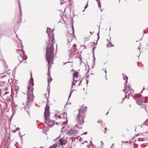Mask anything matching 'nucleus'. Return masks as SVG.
<instances>
[{
    "label": "nucleus",
    "mask_w": 148,
    "mask_h": 148,
    "mask_svg": "<svg viewBox=\"0 0 148 148\" xmlns=\"http://www.w3.org/2000/svg\"><path fill=\"white\" fill-rule=\"evenodd\" d=\"M49 84H48V87L49 86V85H50V84H49Z\"/></svg>",
    "instance_id": "8fccbe9b"
},
{
    "label": "nucleus",
    "mask_w": 148,
    "mask_h": 148,
    "mask_svg": "<svg viewBox=\"0 0 148 148\" xmlns=\"http://www.w3.org/2000/svg\"><path fill=\"white\" fill-rule=\"evenodd\" d=\"M104 72H105L106 73H106H107V71H106V69H104Z\"/></svg>",
    "instance_id": "bb28decb"
},
{
    "label": "nucleus",
    "mask_w": 148,
    "mask_h": 148,
    "mask_svg": "<svg viewBox=\"0 0 148 148\" xmlns=\"http://www.w3.org/2000/svg\"><path fill=\"white\" fill-rule=\"evenodd\" d=\"M88 2H87V3H86V5L85 7H84V8H85V9H86V8H87L88 6Z\"/></svg>",
    "instance_id": "412c9836"
},
{
    "label": "nucleus",
    "mask_w": 148,
    "mask_h": 148,
    "mask_svg": "<svg viewBox=\"0 0 148 148\" xmlns=\"http://www.w3.org/2000/svg\"><path fill=\"white\" fill-rule=\"evenodd\" d=\"M58 143H56L54 144L52 146H51L49 147V148H56L58 146Z\"/></svg>",
    "instance_id": "ddd939ff"
},
{
    "label": "nucleus",
    "mask_w": 148,
    "mask_h": 148,
    "mask_svg": "<svg viewBox=\"0 0 148 148\" xmlns=\"http://www.w3.org/2000/svg\"><path fill=\"white\" fill-rule=\"evenodd\" d=\"M131 90L133 91H134L133 90L132 88H130V90H127V87H126L125 89L123 90L126 95L127 94H128V95H129L130 94L131 92Z\"/></svg>",
    "instance_id": "9d476101"
},
{
    "label": "nucleus",
    "mask_w": 148,
    "mask_h": 148,
    "mask_svg": "<svg viewBox=\"0 0 148 148\" xmlns=\"http://www.w3.org/2000/svg\"><path fill=\"white\" fill-rule=\"evenodd\" d=\"M16 132V131L15 130H13V133H15Z\"/></svg>",
    "instance_id": "72a5a7b5"
},
{
    "label": "nucleus",
    "mask_w": 148,
    "mask_h": 148,
    "mask_svg": "<svg viewBox=\"0 0 148 148\" xmlns=\"http://www.w3.org/2000/svg\"><path fill=\"white\" fill-rule=\"evenodd\" d=\"M104 133H106V132H105V131H104Z\"/></svg>",
    "instance_id": "680f3d73"
},
{
    "label": "nucleus",
    "mask_w": 148,
    "mask_h": 148,
    "mask_svg": "<svg viewBox=\"0 0 148 148\" xmlns=\"http://www.w3.org/2000/svg\"><path fill=\"white\" fill-rule=\"evenodd\" d=\"M19 134H20V132H19Z\"/></svg>",
    "instance_id": "69168bd1"
},
{
    "label": "nucleus",
    "mask_w": 148,
    "mask_h": 148,
    "mask_svg": "<svg viewBox=\"0 0 148 148\" xmlns=\"http://www.w3.org/2000/svg\"><path fill=\"white\" fill-rule=\"evenodd\" d=\"M81 82H82V81H80V82H79V84L78 85V86H79V85H80V84H81Z\"/></svg>",
    "instance_id": "7c9ffc66"
},
{
    "label": "nucleus",
    "mask_w": 148,
    "mask_h": 148,
    "mask_svg": "<svg viewBox=\"0 0 148 148\" xmlns=\"http://www.w3.org/2000/svg\"><path fill=\"white\" fill-rule=\"evenodd\" d=\"M108 42V43H109V44H110L111 45L112 43H111V42Z\"/></svg>",
    "instance_id": "4c0bfd02"
},
{
    "label": "nucleus",
    "mask_w": 148,
    "mask_h": 148,
    "mask_svg": "<svg viewBox=\"0 0 148 148\" xmlns=\"http://www.w3.org/2000/svg\"><path fill=\"white\" fill-rule=\"evenodd\" d=\"M72 27H73V33H74V28H73V26H72Z\"/></svg>",
    "instance_id": "f704fd0d"
},
{
    "label": "nucleus",
    "mask_w": 148,
    "mask_h": 148,
    "mask_svg": "<svg viewBox=\"0 0 148 148\" xmlns=\"http://www.w3.org/2000/svg\"><path fill=\"white\" fill-rule=\"evenodd\" d=\"M130 88L129 86L128 87V88H127V90H130Z\"/></svg>",
    "instance_id": "473e14b6"
},
{
    "label": "nucleus",
    "mask_w": 148,
    "mask_h": 148,
    "mask_svg": "<svg viewBox=\"0 0 148 148\" xmlns=\"http://www.w3.org/2000/svg\"><path fill=\"white\" fill-rule=\"evenodd\" d=\"M93 57H94V60H93V61H94L95 60V56H94V53H93Z\"/></svg>",
    "instance_id": "c85d7f7f"
},
{
    "label": "nucleus",
    "mask_w": 148,
    "mask_h": 148,
    "mask_svg": "<svg viewBox=\"0 0 148 148\" xmlns=\"http://www.w3.org/2000/svg\"><path fill=\"white\" fill-rule=\"evenodd\" d=\"M8 93L7 92H5V93L4 94V95H5V94H6Z\"/></svg>",
    "instance_id": "a18cd8bd"
},
{
    "label": "nucleus",
    "mask_w": 148,
    "mask_h": 148,
    "mask_svg": "<svg viewBox=\"0 0 148 148\" xmlns=\"http://www.w3.org/2000/svg\"><path fill=\"white\" fill-rule=\"evenodd\" d=\"M17 52L20 55L22 56L23 55V53H24V52L22 50V49H17Z\"/></svg>",
    "instance_id": "f8f14e48"
},
{
    "label": "nucleus",
    "mask_w": 148,
    "mask_h": 148,
    "mask_svg": "<svg viewBox=\"0 0 148 148\" xmlns=\"http://www.w3.org/2000/svg\"><path fill=\"white\" fill-rule=\"evenodd\" d=\"M48 72L47 74H48V76H49V75H50V73H49V68L48 69Z\"/></svg>",
    "instance_id": "a878e982"
},
{
    "label": "nucleus",
    "mask_w": 148,
    "mask_h": 148,
    "mask_svg": "<svg viewBox=\"0 0 148 148\" xmlns=\"http://www.w3.org/2000/svg\"><path fill=\"white\" fill-rule=\"evenodd\" d=\"M86 108H87V107L86 106L85 107L84 105H82V108L80 109L78 111L79 113L80 114H81L82 115H84V112Z\"/></svg>",
    "instance_id": "1a4fd4ad"
},
{
    "label": "nucleus",
    "mask_w": 148,
    "mask_h": 148,
    "mask_svg": "<svg viewBox=\"0 0 148 148\" xmlns=\"http://www.w3.org/2000/svg\"><path fill=\"white\" fill-rule=\"evenodd\" d=\"M101 11H103V10H102L101 9Z\"/></svg>",
    "instance_id": "6e6d98bb"
},
{
    "label": "nucleus",
    "mask_w": 148,
    "mask_h": 148,
    "mask_svg": "<svg viewBox=\"0 0 148 148\" xmlns=\"http://www.w3.org/2000/svg\"><path fill=\"white\" fill-rule=\"evenodd\" d=\"M87 132H85L84 133V134H85V135H86L87 134Z\"/></svg>",
    "instance_id": "e433bc0d"
},
{
    "label": "nucleus",
    "mask_w": 148,
    "mask_h": 148,
    "mask_svg": "<svg viewBox=\"0 0 148 148\" xmlns=\"http://www.w3.org/2000/svg\"><path fill=\"white\" fill-rule=\"evenodd\" d=\"M73 75L75 77H78V73L77 72H75L74 73H73Z\"/></svg>",
    "instance_id": "a211bd4d"
},
{
    "label": "nucleus",
    "mask_w": 148,
    "mask_h": 148,
    "mask_svg": "<svg viewBox=\"0 0 148 148\" xmlns=\"http://www.w3.org/2000/svg\"><path fill=\"white\" fill-rule=\"evenodd\" d=\"M136 102L138 105L145 106V110L147 111L148 110V102H144L143 98H138L136 100Z\"/></svg>",
    "instance_id": "20e7f679"
},
{
    "label": "nucleus",
    "mask_w": 148,
    "mask_h": 148,
    "mask_svg": "<svg viewBox=\"0 0 148 148\" xmlns=\"http://www.w3.org/2000/svg\"><path fill=\"white\" fill-rule=\"evenodd\" d=\"M31 77H32V73H31Z\"/></svg>",
    "instance_id": "603ef678"
},
{
    "label": "nucleus",
    "mask_w": 148,
    "mask_h": 148,
    "mask_svg": "<svg viewBox=\"0 0 148 148\" xmlns=\"http://www.w3.org/2000/svg\"><path fill=\"white\" fill-rule=\"evenodd\" d=\"M98 4V7H99L100 8H101V3L99 2V3H97Z\"/></svg>",
    "instance_id": "4be33fe9"
},
{
    "label": "nucleus",
    "mask_w": 148,
    "mask_h": 148,
    "mask_svg": "<svg viewBox=\"0 0 148 148\" xmlns=\"http://www.w3.org/2000/svg\"><path fill=\"white\" fill-rule=\"evenodd\" d=\"M64 0H61V5H62V4H63V3H64V2H63V1H64Z\"/></svg>",
    "instance_id": "393cba45"
},
{
    "label": "nucleus",
    "mask_w": 148,
    "mask_h": 148,
    "mask_svg": "<svg viewBox=\"0 0 148 148\" xmlns=\"http://www.w3.org/2000/svg\"><path fill=\"white\" fill-rule=\"evenodd\" d=\"M73 90H73L72 91L71 90L70 93H71H71H72V92H73Z\"/></svg>",
    "instance_id": "c9c22d12"
},
{
    "label": "nucleus",
    "mask_w": 148,
    "mask_h": 148,
    "mask_svg": "<svg viewBox=\"0 0 148 148\" xmlns=\"http://www.w3.org/2000/svg\"><path fill=\"white\" fill-rule=\"evenodd\" d=\"M99 28H100V27H99ZM97 35L98 40H97V41L99 39V31L98 33L97 34Z\"/></svg>",
    "instance_id": "aec40b11"
},
{
    "label": "nucleus",
    "mask_w": 148,
    "mask_h": 148,
    "mask_svg": "<svg viewBox=\"0 0 148 148\" xmlns=\"http://www.w3.org/2000/svg\"><path fill=\"white\" fill-rule=\"evenodd\" d=\"M19 6H20V9H21V6L20 5V4H19Z\"/></svg>",
    "instance_id": "3c124183"
},
{
    "label": "nucleus",
    "mask_w": 148,
    "mask_h": 148,
    "mask_svg": "<svg viewBox=\"0 0 148 148\" xmlns=\"http://www.w3.org/2000/svg\"><path fill=\"white\" fill-rule=\"evenodd\" d=\"M23 47V46L22 45H21V46L20 45H18V49H22V47Z\"/></svg>",
    "instance_id": "6ab92c4d"
},
{
    "label": "nucleus",
    "mask_w": 148,
    "mask_h": 148,
    "mask_svg": "<svg viewBox=\"0 0 148 148\" xmlns=\"http://www.w3.org/2000/svg\"><path fill=\"white\" fill-rule=\"evenodd\" d=\"M123 78L125 80H126L125 83H124V84L125 85V83L126 84H127L128 79V77H127L126 76H125V77H123Z\"/></svg>",
    "instance_id": "2eb2a0df"
},
{
    "label": "nucleus",
    "mask_w": 148,
    "mask_h": 148,
    "mask_svg": "<svg viewBox=\"0 0 148 148\" xmlns=\"http://www.w3.org/2000/svg\"><path fill=\"white\" fill-rule=\"evenodd\" d=\"M104 130H107V128H106V127L105 128Z\"/></svg>",
    "instance_id": "37998d69"
},
{
    "label": "nucleus",
    "mask_w": 148,
    "mask_h": 148,
    "mask_svg": "<svg viewBox=\"0 0 148 148\" xmlns=\"http://www.w3.org/2000/svg\"><path fill=\"white\" fill-rule=\"evenodd\" d=\"M59 142L60 145H63L66 144L65 142L61 138L59 140Z\"/></svg>",
    "instance_id": "9b49d317"
},
{
    "label": "nucleus",
    "mask_w": 148,
    "mask_h": 148,
    "mask_svg": "<svg viewBox=\"0 0 148 148\" xmlns=\"http://www.w3.org/2000/svg\"><path fill=\"white\" fill-rule=\"evenodd\" d=\"M30 80L29 81V86L28 87V92L27 94V106L25 107V110L27 112L28 114L29 115V112L28 111V109H29V103L30 102H32L33 100L34 99V95L33 94V91L34 90V88L32 87L34 85V84L31 83L32 86H30Z\"/></svg>",
    "instance_id": "f03ea898"
},
{
    "label": "nucleus",
    "mask_w": 148,
    "mask_h": 148,
    "mask_svg": "<svg viewBox=\"0 0 148 148\" xmlns=\"http://www.w3.org/2000/svg\"><path fill=\"white\" fill-rule=\"evenodd\" d=\"M101 143H102L103 145H104V143H103L102 141H101Z\"/></svg>",
    "instance_id": "de8ad7c7"
},
{
    "label": "nucleus",
    "mask_w": 148,
    "mask_h": 148,
    "mask_svg": "<svg viewBox=\"0 0 148 148\" xmlns=\"http://www.w3.org/2000/svg\"><path fill=\"white\" fill-rule=\"evenodd\" d=\"M111 148H113V147H111Z\"/></svg>",
    "instance_id": "774afa93"
},
{
    "label": "nucleus",
    "mask_w": 148,
    "mask_h": 148,
    "mask_svg": "<svg viewBox=\"0 0 148 148\" xmlns=\"http://www.w3.org/2000/svg\"><path fill=\"white\" fill-rule=\"evenodd\" d=\"M49 107L47 104L45 108V111L44 112V117L45 119V123L49 127H52L54 125V122L49 120Z\"/></svg>",
    "instance_id": "7ed1b4c3"
},
{
    "label": "nucleus",
    "mask_w": 148,
    "mask_h": 148,
    "mask_svg": "<svg viewBox=\"0 0 148 148\" xmlns=\"http://www.w3.org/2000/svg\"><path fill=\"white\" fill-rule=\"evenodd\" d=\"M16 37H17V34H16Z\"/></svg>",
    "instance_id": "e2e57ef3"
},
{
    "label": "nucleus",
    "mask_w": 148,
    "mask_h": 148,
    "mask_svg": "<svg viewBox=\"0 0 148 148\" xmlns=\"http://www.w3.org/2000/svg\"><path fill=\"white\" fill-rule=\"evenodd\" d=\"M42 131H43V132L45 133V130H43Z\"/></svg>",
    "instance_id": "a19ab883"
},
{
    "label": "nucleus",
    "mask_w": 148,
    "mask_h": 148,
    "mask_svg": "<svg viewBox=\"0 0 148 148\" xmlns=\"http://www.w3.org/2000/svg\"><path fill=\"white\" fill-rule=\"evenodd\" d=\"M57 138H56V139L55 140H56Z\"/></svg>",
    "instance_id": "052dcab7"
},
{
    "label": "nucleus",
    "mask_w": 148,
    "mask_h": 148,
    "mask_svg": "<svg viewBox=\"0 0 148 148\" xmlns=\"http://www.w3.org/2000/svg\"><path fill=\"white\" fill-rule=\"evenodd\" d=\"M76 45L75 44H74L73 45V47L74 49H75Z\"/></svg>",
    "instance_id": "5701e85b"
},
{
    "label": "nucleus",
    "mask_w": 148,
    "mask_h": 148,
    "mask_svg": "<svg viewBox=\"0 0 148 148\" xmlns=\"http://www.w3.org/2000/svg\"><path fill=\"white\" fill-rule=\"evenodd\" d=\"M91 35H92V32H90Z\"/></svg>",
    "instance_id": "49530a36"
},
{
    "label": "nucleus",
    "mask_w": 148,
    "mask_h": 148,
    "mask_svg": "<svg viewBox=\"0 0 148 148\" xmlns=\"http://www.w3.org/2000/svg\"><path fill=\"white\" fill-rule=\"evenodd\" d=\"M111 148H113V147H111Z\"/></svg>",
    "instance_id": "338daca9"
},
{
    "label": "nucleus",
    "mask_w": 148,
    "mask_h": 148,
    "mask_svg": "<svg viewBox=\"0 0 148 148\" xmlns=\"http://www.w3.org/2000/svg\"><path fill=\"white\" fill-rule=\"evenodd\" d=\"M20 130V128H19L18 127H17L16 128V131H17L18 130Z\"/></svg>",
    "instance_id": "b1692460"
},
{
    "label": "nucleus",
    "mask_w": 148,
    "mask_h": 148,
    "mask_svg": "<svg viewBox=\"0 0 148 148\" xmlns=\"http://www.w3.org/2000/svg\"><path fill=\"white\" fill-rule=\"evenodd\" d=\"M143 32H144L143 34L146 33V32H145V30H144Z\"/></svg>",
    "instance_id": "58836bf2"
},
{
    "label": "nucleus",
    "mask_w": 148,
    "mask_h": 148,
    "mask_svg": "<svg viewBox=\"0 0 148 148\" xmlns=\"http://www.w3.org/2000/svg\"><path fill=\"white\" fill-rule=\"evenodd\" d=\"M106 79L107 80V78L106 76Z\"/></svg>",
    "instance_id": "13d9d810"
},
{
    "label": "nucleus",
    "mask_w": 148,
    "mask_h": 148,
    "mask_svg": "<svg viewBox=\"0 0 148 148\" xmlns=\"http://www.w3.org/2000/svg\"><path fill=\"white\" fill-rule=\"evenodd\" d=\"M96 1H97V3L100 2L99 0H96Z\"/></svg>",
    "instance_id": "cd10ccee"
},
{
    "label": "nucleus",
    "mask_w": 148,
    "mask_h": 148,
    "mask_svg": "<svg viewBox=\"0 0 148 148\" xmlns=\"http://www.w3.org/2000/svg\"><path fill=\"white\" fill-rule=\"evenodd\" d=\"M52 80V78L51 77L50 75L49 76H48L47 81L48 83H50Z\"/></svg>",
    "instance_id": "dca6fc26"
},
{
    "label": "nucleus",
    "mask_w": 148,
    "mask_h": 148,
    "mask_svg": "<svg viewBox=\"0 0 148 148\" xmlns=\"http://www.w3.org/2000/svg\"><path fill=\"white\" fill-rule=\"evenodd\" d=\"M77 130H71L67 132V134L69 136H75Z\"/></svg>",
    "instance_id": "6e6552de"
},
{
    "label": "nucleus",
    "mask_w": 148,
    "mask_h": 148,
    "mask_svg": "<svg viewBox=\"0 0 148 148\" xmlns=\"http://www.w3.org/2000/svg\"><path fill=\"white\" fill-rule=\"evenodd\" d=\"M84 115L79 114L77 115V118L78 124L82 125L84 123Z\"/></svg>",
    "instance_id": "39448f33"
},
{
    "label": "nucleus",
    "mask_w": 148,
    "mask_h": 148,
    "mask_svg": "<svg viewBox=\"0 0 148 148\" xmlns=\"http://www.w3.org/2000/svg\"><path fill=\"white\" fill-rule=\"evenodd\" d=\"M107 41H109V40L108 39H107Z\"/></svg>",
    "instance_id": "bf43d9fd"
},
{
    "label": "nucleus",
    "mask_w": 148,
    "mask_h": 148,
    "mask_svg": "<svg viewBox=\"0 0 148 148\" xmlns=\"http://www.w3.org/2000/svg\"><path fill=\"white\" fill-rule=\"evenodd\" d=\"M138 49H139V52H140V47H139L138 48Z\"/></svg>",
    "instance_id": "ea45409f"
},
{
    "label": "nucleus",
    "mask_w": 148,
    "mask_h": 148,
    "mask_svg": "<svg viewBox=\"0 0 148 148\" xmlns=\"http://www.w3.org/2000/svg\"><path fill=\"white\" fill-rule=\"evenodd\" d=\"M66 36L68 42H71L73 38V34H71L69 32H67L66 34Z\"/></svg>",
    "instance_id": "0eeeda50"
},
{
    "label": "nucleus",
    "mask_w": 148,
    "mask_h": 148,
    "mask_svg": "<svg viewBox=\"0 0 148 148\" xmlns=\"http://www.w3.org/2000/svg\"><path fill=\"white\" fill-rule=\"evenodd\" d=\"M111 46H113V45H111Z\"/></svg>",
    "instance_id": "4d7b16f0"
},
{
    "label": "nucleus",
    "mask_w": 148,
    "mask_h": 148,
    "mask_svg": "<svg viewBox=\"0 0 148 148\" xmlns=\"http://www.w3.org/2000/svg\"><path fill=\"white\" fill-rule=\"evenodd\" d=\"M51 29L49 28H47L46 33L49 36V40L47 43L46 56L47 60L48 61V65L49 66V64L52 61L54 55L53 44L55 42L54 41V35H52L50 36V33Z\"/></svg>",
    "instance_id": "f257e3e1"
},
{
    "label": "nucleus",
    "mask_w": 148,
    "mask_h": 148,
    "mask_svg": "<svg viewBox=\"0 0 148 148\" xmlns=\"http://www.w3.org/2000/svg\"><path fill=\"white\" fill-rule=\"evenodd\" d=\"M108 113V112L106 114V115H107Z\"/></svg>",
    "instance_id": "09e8293b"
},
{
    "label": "nucleus",
    "mask_w": 148,
    "mask_h": 148,
    "mask_svg": "<svg viewBox=\"0 0 148 148\" xmlns=\"http://www.w3.org/2000/svg\"><path fill=\"white\" fill-rule=\"evenodd\" d=\"M27 57H23V55L22 56L21 55L18 56V59L19 61V63H18L17 66L15 67V69H16V67H18L20 63L21 62L27 59Z\"/></svg>",
    "instance_id": "423d86ee"
},
{
    "label": "nucleus",
    "mask_w": 148,
    "mask_h": 148,
    "mask_svg": "<svg viewBox=\"0 0 148 148\" xmlns=\"http://www.w3.org/2000/svg\"><path fill=\"white\" fill-rule=\"evenodd\" d=\"M86 81L87 84H88V80H87L86 79Z\"/></svg>",
    "instance_id": "79ce46f5"
},
{
    "label": "nucleus",
    "mask_w": 148,
    "mask_h": 148,
    "mask_svg": "<svg viewBox=\"0 0 148 148\" xmlns=\"http://www.w3.org/2000/svg\"><path fill=\"white\" fill-rule=\"evenodd\" d=\"M87 142V141H86L85 142Z\"/></svg>",
    "instance_id": "0e129e2a"
},
{
    "label": "nucleus",
    "mask_w": 148,
    "mask_h": 148,
    "mask_svg": "<svg viewBox=\"0 0 148 148\" xmlns=\"http://www.w3.org/2000/svg\"><path fill=\"white\" fill-rule=\"evenodd\" d=\"M64 114H65V113H64V114H62V115H64Z\"/></svg>",
    "instance_id": "5fc2aeb1"
},
{
    "label": "nucleus",
    "mask_w": 148,
    "mask_h": 148,
    "mask_svg": "<svg viewBox=\"0 0 148 148\" xmlns=\"http://www.w3.org/2000/svg\"><path fill=\"white\" fill-rule=\"evenodd\" d=\"M144 89H145V88H144H144H143V90H144Z\"/></svg>",
    "instance_id": "864d4df0"
},
{
    "label": "nucleus",
    "mask_w": 148,
    "mask_h": 148,
    "mask_svg": "<svg viewBox=\"0 0 148 148\" xmlns=\"http://www.w3.org/2000/svg\"><path fill=\"white\" fill-rule=\"evenodd\" d=\"M71 93L69 95V99L71 97Z\"/></svg>",
    "instance_id": "2f4dec72"
},
{
    "label": "nucleus",
    "mask_w": 148,
    "mask_h": 148,
    "mask_svg": "<svg viewBox=\"0 0 148 148\" xmlns=\"http://www.w3.org/2000/svg\"><path fill=\"white\" fill-rule=\"evenodd\" d=\"M101 120H99V121H97V123H101Z\"/></svg>",
    "instance_id": "c756f323"
},
{
    "label": "nucleus",
    "mask_w": 148,
    "mask_h": 148,
    "mask_svg": "<svg viewBox=\"0 0 148 148\" xmlns=\"http://www.w3.org/2000/svg\"><path fill=\"white\" fill-rule=\"evenodd\" d=\"M73 78H74L73 77ZM78 82V80L75 81V80L74 78L73 79V81L72 83V87L73 85H75V83Z\"/></svg>",
    "instance_id": "f3484780"
},
{
    "label": "nucleus",
    "mask_w": 148,
    "mask_h": 148,
    "mask_svg": "<svg viewBox=\"0 0 148 148\" xmlns=\"http://www.w3.org/2000/svg\"><path fill=\"white\" fill-rule=\"evenodd\" d=\"M47 89H48V90H49L50 89V87L49 86L48 87V88Z\"/></svg>",
    "instance_id": "c03bdc74"
},
{
    "label": "nucleus",
    "mask_w": 148,
    "mask_h": 148,
    "mask_svg": "<svg viewBox=\"0 0 148 148\" xmlns=\"http://www.w3.org/2000/svg\"><path fill=\"white\" fill-rule=\"evenodd\" d=\"M62 117V116H61L60 115H58L57 114L55 115L53 117H55V118L56 119H60Z\"/></svg>",
    "instance_id": "4468645a"
}]
</instances>
